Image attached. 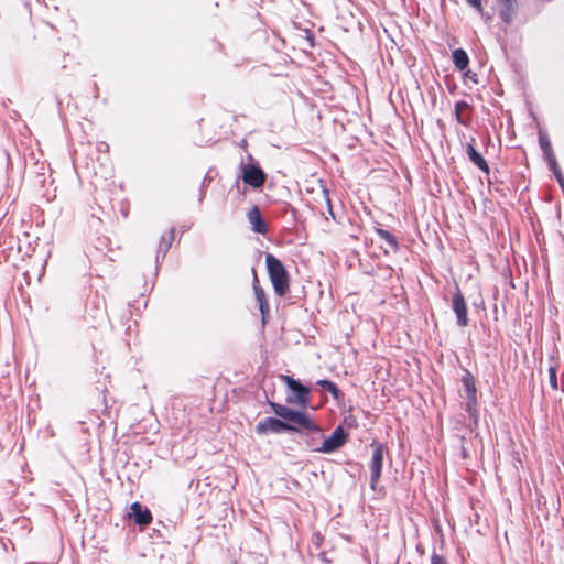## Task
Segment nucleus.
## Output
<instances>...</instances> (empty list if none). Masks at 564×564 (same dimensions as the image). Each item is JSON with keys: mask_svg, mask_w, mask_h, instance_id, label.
Wrapping results in <instances>:
<instances>
[{"mask_svg": "<svg viewBox=\"0 0 564 564\" xmlns=\"http://www.w3.org/2000/svg\"><path fill=\"white\" fill-rule=\"evenodd\" d=\"M265 267L274 293L284 296L290 291V276L284 264L271 253L265 256Z\"/></svg>", "mask_w": 564, "mask_h": 564, "instance_id": "f257e3e1", "label": "nucleus"}, {"mask_svg": "<svg viewBox=\"0 0 564 564\" xmlns=\"http://www.w3.org/2000/svg\"><path fill=\"white\" fill-rule=\"evenodd\" d=\"M270 406L275 415L286 420V423L296 426L299 431L301 429L307 431H318L317 425L314 423L312 417L305 412L294 411L285 405L275 402H270Z\"/></svg>", "mask_w": 564, "mask_h": 564, "instance_id": "f03ea898", "label": "nucleus"}, {"mask_svg": "<svg viewBox=\"0 0 564 564\" xmlns=\"http://www.w3.org/2000/svg\"><path fill=\"white\" fill-rule=\"evenodd\" d=\"M370 446L372 448V456H371V460L369 463L370 487L372 490H376L377 485L381 477L382 466H383V457H384V454L387 453V447L378 441H373L370 444Z\"/></svg>", "mask_w": 564, "mask_h": 564, "instance_id": "7ed1b4c3", "label": "nucleus"}, {"mask_svg": "<svg viewBox=\"0 0 564 564\" xmlns=\"http://www.w3.org/2000/svg\"><path fill=\"white\" fill-rule=\"evenodd\" d=\"M462 382L467 395L466 411L476 420L478 414V401L475 378L468 370H466L462 378Z\"/></svg>", "mask_w": 564, "mask_h": 564, "instance_id": "20e7f679", "label": "nucleus"}, {"mask_svg": "<svg viewBox=\"0 0 564 564\" xmlns=\"http://www.w3.org/2000/svg\"><path fill=\"white\" fill-rule=\"evenodd\" d=\"M281 379L288 386V388L292 390L296 395L295 400H293L291 397H288V403H296L302 408H306L310 404L308 388L303 386L299 380H295L289 376H281Z\"/></svg>", "mask_w": 564, "mask_h": 564, "instance_id": "39448f33", "label": "nucleus"}, {"mask_svg": "<svg viewBox=\"0 0 564 564\" xmlns=\"http://www.w3.org/2000/svg\"><path fill=\"white\" fill-rule=\"evenodd\" d=\"M241 180L253 188H260L265 183L267 175L260 166L245 164L241 166Z\"/></svg>", "mask_w": 564, "mask_h": 564, "instance_id": "423d86ee", "label": "nucleus"}, {"mask_svg": "<svg viewBox=\"0 0 564 564\" xmlns=\"http://www.w3.org/2000/svg\"><path fill=\"white\" fill-rule=\"evenodd\" d=\"M256 430L259 434H264L268 432L280 433L282 431L299 432L296 426L275 417H267L265 420L259 422Z\"/></svg>", "mask_w": 564, "mask_h": 564, "instance_id": "0eeeda50", "label": "nucleus"}, {"mask_svg": "<svg viewBox=\"0 0 564 564\" xmlns=\"http://www.w3.org/2000/svg\"><path fill=\"white\" fill-rule=\"evenodd\" d=\"M347 441V433L344 431L341 426H337L332 435L327 437L317 448V452L321 453H333L341 447Z\"/></svg>", "mask_w": 564, "mask_h": 564, "instance_id": "6e6552de", "label": "nucleus"}, {"mask_svg": "<svg viewBox=\"0 0 564 564\" xmlns=\"http://www.w3.org/2000/svg\"><path fill=\"white\" fill-rule=\"evenodd\" d=\"M252 273H253L252 288H253L254 296H256V300L259 305L262 322L265 323V319L270 314V305H269V302L267 299L265 291L260 285V282H259V279H258V275H257V272L254 269L252 270Z\"/></svg>", "mask_w": 564, "mask_h": 564, "instance_id": "1a4fd4ad", "label": "nucleus"}, {"mask_svg": "<svg viewBox=\"0 0 564 564\" xmlns=\"http://www.w3.org/2000/svg\"><path fill=\"white\" fill-rule=\"evenodd\" d=\"M452 308L456 315L457 324L460 327H465L468 325V314H467V304L462 291L457 288L456 292L453 295L452 300Z\"/></svg>", "mask_w": 564, "mask_h": 564, "instance_id": "9d476101", "label": "nucleus"}, {"mask_svg": "<svg viewBox=\"0 0 564 564\" xmlns=\"http://www.w3.org/2000/svg\"><path fill=\"white\" fill-rule=\"evenodd\" d=\"M498 15L505 24L513 22L518 14V0H497Z\"/></svg>", "mask_w": 564, "mask_h": 564, "instance_id": "9b49d317", "label": "nucleus"}, {"mask_svg": "<svg viewBox=\"0 0 564 564\" xmlns=\"http://www.w3.org/2000/svg\"><path fill=\"white\" fill-rule=\"evenodd\" d=\"M248 220L251 225V229L257 234L265 235L268 232V226L263 219L261 212L257 205H254L248 212Z\"/></svg>", "mask_w": 564, "mask_h": 564, "instance_id": "f8f14e48", "label": "nucleus"}, {"mask_svg": "<svg viewBox=\"0 0 564 564\" xmlns=\"http://www.w3.org/2000/svg\"><path fill=\"white\" fill-rule=\"evenodd\" d=\"M475 138H471L470 142L466 145V154L468 159L482 172L489 173V165L484 156L475 149Z\"/></svg>", "mask_w": 564, "mask_h": 564, "instance_id": "ddd939ff", "label": "nucleus"}, {"mask_svg": "<svg viewBox=\"0 0 564 564\" xmlns=\"http://www.w3.org/2000/svg\"><path fill=\"white\" fill-rule=\"evenodd\" d=\"M455 118L458 123L468 127L471 122V106L466 101L455 104Z\"/></svg>", "mask_w": 564, "mask_h": 564, "instance_id": "4468645a", "label": "nucleus"}, {"mask_svg": "<svg viewBox=\"0 0 564 564\" xmlns=\"http://www.w3.org/2000/svg\"><path fill=\"white\" fill-rule=\"evenodd\" d=\"M453 63L458 70H465L469 65V57L463 48H456L452 54Z\"/></svg>", "mask_w": 564, "mask_h": 564, "instance_id": "2eb2a0df", "label": "nucleus"}, {"mask_svg": "<svg viewBox=\"0 0 564 564\" xmlns=\"http://www.w3.org/2000/svg\"><path fill=\"white\" fill-rule=\"evenodd\" d=\"M539 144L543 152L544 159L555 155L552 149L551 140L546 133L539 132Z\"/></svg>", "mask_w": 564, "mask_h": 564, "instance_id": "dca6fc26", "label": "nucleus"}, {"mask_svg": "<svg viewBox=\"0 0 564 564\" xmlns=\"http://www.w3.org/2000/svg\"><path fill=\"white\" fill-rule=\"evenodd\" d=\"M378 237L384 240L393 250H398L399 243L397 238L386 229H376Z\"/></svg>", "mask_w": 564, "mask_h": 564, "instance_id": "f3484780", "label": "nucleus"}, {"mask_svg": "<svg viewBox=\"0 0 564 564\" xmlns=\"http://www.w3.org/2000/svg\"><path fill=\"white\" fill-rule=\"evenodd\" d=\"M176 238V231L174 228H171L167 232H165L162 238H161V242H160V249L164 252H166L170 247L172 246V243L174 242Z\"/></svg>", "mask_w": 564, "mask_h": 564, "instance_id": "a211bd4d", "label": "nucleus"}, {"mask_svg": "<svg viewBox=\"0 0 564 564\" xmlns=\"http://www.w3.org/2000/svg\"><path fill=\"white\" fill-rule=\"evenodd\" d=\"M317 384L328 391L335 399H338L340 395V391L337 386L327 379H322L317 381Z\"/></svg>", "mask_w": 564, "mask_h": 564, "instance_id": "6ab92c4d", "label": "nucleus"}, {"mask_svg": "<svg viewBox=\"0 0 564 564\" xmlns=\"http://www.w3.org/2000/svg\"><path fill=\"white\" fill-rule=\"evenodd\" d=\"M131 512L127 514L129 519H133L134 522L141 525V505L135 501L130 506Z\"/></svg>", "mask_w": 564, "mask_h": 564, "instance_id": "aec40b11", "label": "nucleus"}, {"mask_svg": "<svg viewBox=\"0 0 564 564\" xmlns=\"http://www.w3.org/2000/svg\"><path fill=\"white\" fill-rule=\"evenodd\" d=\"M549 377H550V384H551L552 389L557 390L558 386H557V366L556 365L550 366Z\"/></svg>", "mask_w": 564, "mask_h": 564, "instance_id": "412c9836", "label": "nucleus"}, {"mask_svg": "<svg viewBox=\"0 0 564 564\" xmlns=\"http://www.w3.org/2000/svg\"><path fill=\"white\" fill-rule=\"evenodd\" d=\"M430 564H449L448 560L438 553L433 552L430 558Z\"/></svg>", "mask_w": 564, "mask_h": 564, "instance_id": "4be33fe9", "label": "nucleus"}, {"mask_svg": "<svg viewBox=\"0 0 564 564\" xmlns=\"http://www.w3.org/2000/svg\"><path fill=\"white\" fill-rule=\"evenodd\" d=\"M547 164H549V167L553 171V170H557L560 166H558V163L556 161V158L555 155H552L550 158H546L545 159Z\"/></svg>", "mask_w": 564, "mask_h": 564, "instance_id": "5701e85b", "label": "nucleus"}, {"mask_svg": "<svg viewBox=\"0 0 564 564\" xmlns=\"http://www.w3.org/2000/svg\"><path fill=\"white\" fill-rule=\"evenodd\" d=\"M152 514L149 509H143V527L151 523Z\"/></svg>", "mask_w": 564, "mask_h": 564, "instance_id": "b1692460", "label": "nucleus"}, {"mask_svg": "<svg viewBox=\"0 0 564 564\" xmlns=\"http://www.w3.org/2000/svg\"><path fill=\"white\" fill-rule=\"evenodd\" d=\"M473 8L477 9L478 11H481L482 6L480 0H466Z\"/></svg>", "mask_w": 564, "mask_h": 564, "instance_id": "393cba45", "label": "nucleus"}, {"mask_svg": "<svg viewBox=\"0 0 564 564\" xmlns=\"http://www.w3.org/2000/svg\"><path fill=\"white\" fill-rule=\"evenodd\" d=\"M552 172L555 174V176H556L557 181H558L561 184H563V182H564V177H563V174H562V172H561V169L558 167L557 170H553Z\"/></svg>", "mask_w": 564, "mask_h": 564, "instance_id": "a878e982", "label": "nucleus"}, {"mask_svg": "<svg viewBox=\"0 0 564 564\" xmlns=\"http://www.w3.org/2000/svg\"><path fill=\"white\" fill-rule=\"evenodd\" d=\"M323 561L329 562V558L325 557V554H322Z\"/></svg>", "mask_w": 564, "mask_h": 564, "instance_id": "bb28decb", "label": "nucleus"}, {"mask_svg": "<svg viewBox=\"0 0 564 564\" xmlns=\"http://www.w3.org/2000/svg\"><path fill=\"white\" fill-rule=\"evenodd\" d=\"M323 561L329 562V558L325 557V554H322Z\"/></svg>", "mask_w": 564, "mask_h": 564, "instance_id": "cd10ccee", "label": "nucleus"}, {"mask_svg": "<svg viewBox=\"0 0 564 564\" xmlns=\"http://www.w3.org/2000/svg\"><path fill=\"white\" fill-rule=\"evenodd\" d=\"M323 561L329 562V558L325 557V554H322Z\"/></svg>", "mask_w": 564, "mask_h": 564, "instance_id": "c85d7f7f", "label": "nucleus"}, {"mask_svg": "<svg viewBox=\"0 0 564 564\" xmlns=\"http://www.w3.org/2000/svg\"><path fill=\"white\" fill-rule=\"evenodd\" d=\"M219 48H224V45L221 43H218Z\"/></svg>", "mask_w": 564, "mask_h": 564, "instance_id": "c756f323", "label": "nucleus"}]
</instances>
